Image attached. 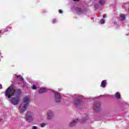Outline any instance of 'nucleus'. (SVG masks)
<instances>
[{"label": "nucleus", "instance_id": "25", "mask_svg": "<svg viewBox=\"0 0 129 129\" xmlns=\"http://www.w3.org/2000/svg\"><path fill=\"white\" fill-rule=\"evenodd\" d=\"M74 2H78L79 0H73Z\"/></svg>", "mask_w": 129, "mask_h": 129}, {"label": "nucleus", "instance_id": "2", "mask_svg": "<svg viewBox=\"0 0 129 129\" xmlns=\"http://www.w3.org/2000/svg\"><path fill=\"white\" fill-rule=\"evenodd\" d=\"M25 118L27 122H33L35 119V115L33 112L29 111L26 113Z\"/></svg>", "mask_w": 129, "mask_h": 129}, {"label": "nucleus", "instance_id": "15", "mask_svg": "<svg viewBox=\"0 0 129 129\" xmlns=\"http://www.w3.org/2000/svg\"><path fill=\"white\" fill-rule=\"evenodd\" d=\"M105 2H104V0H99V4L100 5H103V4H104Z\"/></svg>", "mask_w": 129, "mask_h": 129}, {"label": "nucleus", "instance_id": "17", "mask_svg": "<svg viewBox=\"0 0 129 129\" xmlns=\"http://www.w3.org/2000/svg\"><path fill=\"white\" fill-rule=\"evenodd\" d=\"M100 24H104L105 23V21L104 20V19H101L100 21Z\"/></svg>", "mask_w": 129, "mask_h": 129}, {"label": "nucleus", "instance_id": "16", "mask_svg": "<svg viewBox=\"0 0 129 129\" xmlns=\"http://www.w3.org/2000/svg\"><path fill=\"white\" fill-rule=\"evenodd\" d=\"M47 125V123H42L40 124L41 127H44V126H46Z\"/></svg>", "mask_w": 129, "mask_h": 129}, {"label": "nucleus", "instance_id": "10", "mask_svg": "<svg viewBox=\"0 0 129 129\" xmlns=\"http://www.w3.org/2000/svg\"><path fill=\"white\" fill-rule=\"evenodd\" d=\"M100 108V103L98 102L96 104H95L94 109L95 110H98Z\"/></svg>", "mask_w": 129, "mask_h": 129}, {"label": "nucleus", "instance_id": "18", "mask_svg": "<svg viewBox=\"0 0 129 129\" xmlns=\"http://www.w3.org/2000/svg\"><path fill=\"white\" fill-rule=\"evenodd\" d=\"M32 89H33L34 90L37 89V86H36V85H33L32 86Z\"/></svg>", "mask_w": 129, "mask_h": 129}, {"label": "nucleus", "instance_id": "5", "mask_svg": "<svg viewBox=\"0 0 129 129\" xmlns=\"http://www.w3.org/2000/svg\"><path fill=\"white\" fill-rule=\"evenodd\" d=\"M54 115L55 114L54 113V112L53 111L49 110L47 112V117L48 119H51V118H53V117H54Z\"/></svg>", "mask_w": 129, "mask_h": 129}, {"label": "nucleus", "instance_id": "7", "mask_svg": "<svg viewBox=\"0 0 129 129\" xmlns=\"http://www.w3.org/2000/svg\"><path fill=\"white\" fill-rule=\"evenodd\" d=\"M78 122H79V119H78V118H76L71 121L69 123V125L71 127L74 126V125H75L77 123H78Z\"/></svg>", "mask_w": 129, "mask_h": 129}, {"label": "nucleus", "instance_id": "19", "mask_svg": "<svg viewBox=\"0 0 129 129\" xmlns=\"http://www.w3.org/2000/svg\"><path fill=\"white\" fill-rule=\"evenodd\" d=\"M57 21V19H54L52 20V23L53 24H55V23H56V22Z\"/></svg>", "mask_w": 129, "mask_h": 129}, {"label": "nucleus", "instance_id": "3", "mask_svg": "<svg viewBox=\"0 0 129 129\" xmlns=\"http://www.w3.org/2000/svg\"><path fill=\"white\" fill-rule=\"evenodd\" d=\"M29 105H27L26 104H24L23 103H21L20 104V106L19 107V110L20 112L23 113V112H25L28 109V106Z\"/></svg>", "mask_w": 129, "mask_h": 129}, {"label": "nucleus", "instance_id": "4", "mask_svg": "<svg viewBox=\"0 0 129 129\" xmlns=\"http://www.w3.org/2000/svg\"><path fill=\"white\" fill-rule=\"evenodd\" d=\"M22 103H24V104H27L29 105V103H30V96H25L22 99Z\"/></svg>", "mask_w": 129, "mask_h": 129}, {"label": "nucleus", "instance_id": "21", "mask_svg": "<svg viewBox=\"0 0 129 129\" xmlns=\"http://www.w3.org/2000/svg\"><path fill=\"white\" fill-rule=\"evenodd\" d=\"M37 128H38V127L36 126H32V129H37Z\"/></svg>", "mask_w": 129, "mask_h": 129}, {"label": "nucleus", "instance_id": "6", "mask_svg": "<svg viewBox=\"0 0 129 129\" xmlns=\"http://www.w3.org/2000/svg\"><path fill=\"white\" fill-rule=\"evenodd\" d=\"M73 102L75 106H80L82 104V101L79 99H74Z\"/></svg>", "mask_w": 129, "mask_h": 129}, {"label": "nucleus", "instance_id": "11", "mask_svg": "<svg viewBox=\"0 0 129 129\" xmlns=\"http://www.w3.org/2000/svg\"><path fill=\"white\" fill-rule=\"evenodd\" d=\"M126 15L124 14H120V18H121V21H124L126 19Z\"/></svg>", "mask_w": 129, "mask_h": 129}, {"label": "nucleus", "instance_id": "20", "mask_svg": "<svg viewBox=\"0 0 129 129\" xmlns=\"http://www.w3.org/2000/svg\"><path fill=\"white\" fill-rule=\"evenodd\" d=\"M17 78H21L22 80H24V78H23V77H21V76H17Z\"/></svg>", "mask_w": 129, "mask_h": 129}, {"label": "nucleus", "instance_id": "24", "mask_svg": "<svg viewBox=\"0 0 129 129\" xmlns=\"http://www.w3.org/2000/svg\"><path fill=\"white\" fill-rule=\"evenodd\" d=\"M107 16H106V15H104V16H103V18H104H104H107Z\"/></svg>", "mask_w": 129, "mask_h": 129}, {"label": "nucleus", "instance_id": "23", "mask_svg": "<svg viewBox=\"0 0 129 129\" xmlns=\"http://www.w3.org/2000/svg\"><path fill=\"white\" fill-rule=\"evenodd\" d=\"M3 88V85L2 84H0V89H2Z\"/></svg>", "mask_w": 129, "mask_h": 129}, {"label": "nucleus", "instance_id": "14", "mask_svg": "<svg viewBox=\"0 0 129 129\" xmlns=\"http://www.w3.org/2000/svg\"><path fill=\"white\" fill-rule=\"evenodd\" d=\"M115 96L117 99H119V98H120V94H119V92H117L116 93Z\"/></svg>", "mask_w": 129, "mask_h": 129}, {"label": "nucleus", "instance_id": "8", "mask_svg": "<svg viewBox=\"0 0 129 129\" xmlns=\"http://www.w3.org/2000/svg\"><path fill=\"white\" fill-rule=\"evenodd\" d=\"M55 99L56 102H60L61 100L62 99V97H61V95L58 93H55Z\"/></svg>", "mask_w": 129, "mask_h": 129}, {"label": "nucleus", "instance_id": "1", "mask_svg": "<svg viewBox=\"0 0 129 129\" xmlns=\"http://www.w3.org/2000/svg\"><path fill=\"white\" fill-rule=\"evenodd\" d=\"M22 93L21 90H17L16 91L12 87L8 88L5 92V96L8 98H11L12 96H15L9 99L10 102L13 105H18L21 101L20 94Z\"/></svg>", "mask_w": 129, "mask_h": 129}, {"label": "nucleus", "instance_id": "12", "mask_svg": "<svg viewBox=\"0 0 129 129\" xmlns=\"http://www.w3.org/2000/svg\"><path fill=\"white\" fill-rule=\"evenodd\" d=\"M105 85H106V80L102 81L101 84V87H105Z\"/></svg>", "mask_w": 129, "mask_h": 129}, {"label": "nucleus", "instance_id": "9", "mask_svg": "<svg viewBox=\"0 0 129 129\" xmlns=\"http://www.w3.org/2000/svg\"><path fill=\"white\" fill-rule=\"evenodd\" d=\"M76 12L78 15H82V14H84V10L81 9V8H77Z\"/></svg>", "mask_w": 129, "mask_h": 129}, {"label": "nucleus", "instance_id": "22", "mask_svg": "<svg viewBox=\"0 0 129 129\" xmlns=\"http://www.w3.org/2000/svg\"><path fill=\"white\" fill-rule=\"evenodd\" d=\"M59 14H63V11L59 10Z\"/></svg>", "mask_w": 129, "mask_h": 129}, {"label": "nucleus", "instance_id": "13", "mask_svg": "<svg viewBox=\"0 0 129 129\" xmlns=\"http://www.w3.org/2000/svg\"><path fill=\"white\" fill-rule=\"evenodd\" d=\"M46 91V88H41L39 91V93H43Z\"/></svg>", "mask_w": 129, "mask_h": 129}]
</instances>
